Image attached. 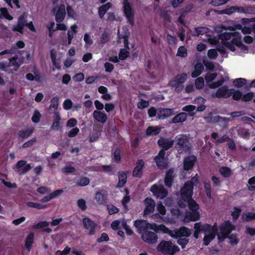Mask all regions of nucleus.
<instances>
[{
    "label": "nucleus",
    "instance_id": "nucleus-56",
    "mask_svg": "<svg viewBox=\"0 0 255 255\" xmlns=\"http://www.w3.org/2000/svg\"><path fill=\"white\" fill-rule=\"evenodd\" d=\"M229 0H212L211 3L215 6L222 5L226 3Z\"/></svg>",
    "mask_w": 255,
    "mask_h": 255
},
{
    "label": "nucleus",
    "instance_id": "nucleus-24",
    "mask_svg": "<svg viewBox=\"0 0 255 255\" xmlns=\"http://www.w3.org/2000/svg\"><path fill=\"white\" fill-rule=\"evenodd\" d=\"M78 26L76 24H74L70 27V29L68 30V45H69L72 43V40L74 37V35L77 33V28Z\"/></svg>",
    "mask_w": 255,
    "mask_h": 255
},
{
    "label": "nucleus",
    "instance_id": "nucleus-33",
    "mask_svg": "<svg viewBox=\"0 0 255 255\" xmlns=\"http://www.w3.org/2000/svg\"><path fill=\"white\" fill-rule=\"evenodd\" d=\"M145 132L146 134L148 136L157 135L159 133V128L149 126L147 128Z\"/></svg>",
    "mask_w": 255,
    "mask_h": 255
},
{
    "label": "nucleus",
    "instance_id": "nucleus-45",
    "mask_svg": "<svg viewBox=\"0 0 255 255\" xmlns=\"http://www.w3.org/2000/svg\"><path fill=\"white\" fill-rule=\"evenodd\" d=\"M113 160L116 163H119L121 160V150L120 149H116L113 153Z\"/></svg>",
    "mask_w": 255,
    "mask_h": 255
},
{
    "label": "nucleus",
    "instance_id": "nucleus-10",
    "mask_svg": "<svg viewBox=\"0 0 255 255\" xmlns=\"http://www.w3.org/2000/svg\"><path fill=\"white\" fill-rule=\"evenodd\" d=\"M179 251V247L173 245L171 242L162 241L160 242V252L164 255H174Z\"/></svg>",
    "mask_w": 255,
    "mask_h": 255
},
{
    "label": "nucleus",
    "instance_id": "nucleus-62",
    "mask_svg": "<svg viewBox=\"0 0 255 255\" xmlns=\"http://www.w3.org/2000/svg\"><path fill=\"white\" fill-rule=\"evenodd\" d=\"M229 239L230 244L232 245H236L238 243L239 241L236 235L232 234L229 237Z\"/></svg>",
    "mask_w": 255,
    "mask_h": 255
},
{
    "label": "nucleus",
    "instance_id": "nucleus-2",
    "mask_svg": "<svg viewBox=\"0 0 255 255\" xmlns=\"http://www.w3.org/2000/svg\"><path fill=\"white\" fill-rule=\"evenodd\" d=\"M223 28L226 30L220 35L222 43L231 51L236 50V47L243 50L247 51L248 47L242 43V36L240 33L237 30H241L244 34H250L252 29L249 27H242L240 24H235L232 26H223Z\"/></svg>",
    "mask_w": 255,
    "mask_h": 255
},
{
    "label": "nucleus",
    "instance_id": "nucleus-20",
    "mask_svg": "<svg viewBox=\"0 0 255 255\" xmlns=\"http://www.w3.org/2000/svg\"><path fill=\"white\" fill-rule=\"evenodd\" d=\"M34 132L33 128L20 130L17 132V138L19 142L23 141L29 137Z\"/></svg>",
    "mask_w": 255,
    "mask_h": 255
},
{
    "label": "nucleus",
    "instance_id": "nucleus-16",
    "mask_svg": "<svg viewBox=\"0 0 255 255\" xmlns=\"http://www.w3.org/2000/svg\"><path fill=\"white\" fill-rule=\"evenodd\" d=\"M145 207L143 211V216H146L152 214L154 211L155 203L153 199L147 197L144 200Z\"/></svg>",
    "mask_w": 255,
    "mask_h": 255
},
{
    "label": "nucleus",
    "instance_id": "nucleus-61",
    "mask_svg": "<svg viewBox=\"0 0 255 255\" xmlns=\"http://www.w3.org/2000/svg\"><path fill=\"white\" fill-rule=\"evenodd\" d=\"M233 98L235 100H239L241 99H242V93L239 91H234L233 90Z\"/></svg>",
    "mask_w": 255,
    "mask_h": 255
},
{
    "label": "nucleus",
    "instance_id": "nucleus-48",
    "mask_svg": "<svg viewBox=\"0 0 255 255\" xmlns=\"http://www.w3.org/2000/svg\"><path fill=\"white\" fill-rule=\"evenodd\" d=\"M137 106L139 109L142 110L148 107L149 102L141 99L140 101L138 102Z\"/></svg>",
    "mask_w": 255,
    "mask_h": 255
},
{
    "label": "nucleus",
    "instance_id": "nucleus-46",
    "mask_svg": "<svg viewBox=\"0 0 255 255\" xmlns=\"http://www.w3.org/2000/svg\"><path fill=\"white\" fill-rule=\"evenodd\" d=\"M100 168L105 172L108 174L113 172L115 166L112 165H102Z\"/></svg>",
    "mask_w": 255,
    "mask_h": 255
},
{
    "label": "nucleus",
    "instance_id": "nucleus-52",
    "mask_svg": "<svg viewBox=\"0 0 255 255\" xmlns=\"http://www.w3.org/2000/svg\"><path fill=\"white\" fill-rule=\"evenodd\" d=\"M107 209L110 215H113L119 212V209L113 205H108L107 206Z\"/></svg>",
    "mask_w": 255,
    "mask_h": 255
},
{
    "label": "nucleus",
    "instance_id": "nucleus-34",
    "mask_svg": "<svg viewBox=\"0 0 255 255\" xmlns=\"http://www.w3.org/2000/svg\"><path fill=\"white\" fill-rule=\"evenodd\" d=\"M51 104L49 106V109L53 108L55 111H57L58 109V106L59 105V97L58 96H56L53 97L50 101Z\"/></svg>",
    "mask_w": 255,
    "mask_h": 255
},
{
    "label": "nucleus",
    "instance_id": "nucleus-44",
    "mask_svg": "<svg viewBox=\"0 0 255 255\" xmlns=\"http://www.w3.org/2000/svg\"><path fill=\"white\" fill-rule=\"evenodd\" d=\"M27 16L25 13H22L20 16L18 17L17 23L21 25V26L24 27L27 24Z\"/></svg>",
    "mask_w": 255,
    "mask_h": 255
},
{
    "label": "nucleus",
    "instance_id": "nucleus-28",
    "mask_svg": "<svg viewBox=\"0 0 255 255\" xmlns=\"http://www.w3.org/2000/svg\"><path fill=\"white\" fill-rule=\"evenodd\" d=\"M174 175H173V170L172 169H169L166 173V176L165 177V184L166 186L170 187L172 185V183L173 181Z\"/></svg>",
    "mask_w": 255,
    "mask_h": 255
},
{
    "label": "nucleus",
    "instance_id": "nucleus-40",
    "mask_svg": "<svg viewBox=\"0 0 255 255\" xmlns=\"http://www.w3.org/2000/svg\"><path fill=\"white\" fill-rule=\"evenodd\" d=\"M176 55L182 58L186 57L187 56V50L184 46H180L177 50Z\"/></svg>",
    "mask_w": 255,
    "mask_h": 255
},
{
    "label": "nucleus",
    "instance_id": "nucleus-43",
    "mask_svg": "<svg viewBox=\"0 0 255 255\" xmlns=\"http://www.w3.org/2000/svg\"><path fill=\"white\" fill-rule=\"evenodd\" d=\"M41 117V115L40 112L38 110H35L32 116L31 120L34 123H38L39 122Z\"/></svg>",
    "mask_w": 255,
    "mask_h": 255
},
{
    "label": "nucleus",
    "instance_id": "nucleus-55",
    "mask_svg": "<svg viewBox=\"0 0 255 255\" xmlns=\"http://www.w3.org/2000/svg\"><path fill=\"white\" fill-rule=\"evenodd\" d=\"M254 97V94L253 92H249L245 94L242 97V101L244 102H248L253 99Z\"/></svg>",
    "mask_w": 255,
    "mask_h": 255
},
{
    "label": "nucleus",
    "instance_id": "nucleus-22",
    "mask_svg": "<svg viewBox=\"0 0 255 255\" xmlns=\"http://www.w3.org/2000/svg\"><path fill=\"white\" fill-rule=\"evenodd\" d=\"M127 172L119 171L118 173L119 181L117 185V187L120 188L123 187L127 181Z\"/></svg>",
    "mask_w": 255,
    "mask_h": 255
},
{
    "label": "nucleus",
    "instance_id": "nucleus-53",
    "mask_svg": "<svg viewBox=\"0 0 255 255\" xmlns=\"http://www.w3.org/2000/svg\"><path fill=\"white\" fill-rule=\"evenodd\" d=\"M109 240L108 235L106 233H103L101 237L97 240L98 243H101L104 242H107Z\"/></svg>",
    "mask_w": 255,
    "mask_h": 255
},
{
    "label": "nucleus",
    "instance_id": "nucleus-60",
    "mask_svg": "<svg viewBox=\"0 0 255 255\" xmlns=\"http://www.w3.org/2000/svg\"><path fill=\"white\" fill-rule=\"evenodd\" d=\"M70 250H71L70 248H69L68 246H66L62 251L58 250L56 252L55 255H67L70 253Z\"/></svg>",
    "mask_w": 255,
    "mask_h": 255
},
{
    "label": "nucleus",
    "instance_id": "nucleus-59",
    "mask_svg": "<svg viewBox=\"0 0 255 255\" xmlns=\"http://www.w3.org/2000/svg\"><path fill=\"white\" fill-rule=\"evenodd\" d=\"M120 225H121L120 221L119 220H116L113 221L112 222L111 227L113 230H114L115 231H117L120 228Z\"/></svg>",
    "mask_w": 255,
    "mask_h": 255
},
{
    "label": "nucleus",
    "instance_id": "nucleus-11",
    "mask_svg": "<svg viewBox=\"0 0 255 255\" xmlns=\"http://www.w3.org/2000/svg\"><path fill=\"white\" fill-rule=\"evenodd\" d=\"M26 161L24 160H19L13 167V169L19 175H23L29 171L32 166L30 164H26Z\"/></svg>",
    "mask_w": 255,
    "mask_h": 255
},
{
    "label": "nucleus",
    "instance_id": "nucleus-15",
    "mask_svg": "<svg viewBox=\"0 0 255 255\" xmlns=\"http://www.w3.org/2000/svg\"><path fill=\"white\" fill-rule=\"evenodd\" d=\"M82 222L84 227L89 231V235H94L97 226V224L94 221L87 217L83 218Z\"/></svg>",
    "mask_w": 255,
    "mask_h": 255
},
{
    "label": "nucleus",
    "instance_id": "nucleus-8",
    "mask_svg": "<svg viewBox=\"0 0 255 255\" xmlns=\"http://www.w3.org/2000/svg\"><path fill=\"white\" fill-rule=\"evenodd\" d=\"M123 11L124 15L129 23L133 26L134 24V10L128 0H123Z\"/></svg>",
    "mask_w": 255,
    "mask_h": 255
},
{
    "label": "nucleus",
    "instance_id": "nucleus-54",
    "mask_svg": "<svg viewBox=\"0 0 255 255\" xmlns=\"http://www.w3.org/2000/svg\"><path fill=\"white\" fill-rule=\"evenodd\" d=\"M150 191L154 195H155L157 197H159V185L157 184L153 185L150 188Z\"/></svg>",
    "mask_w": 255,
    "mask_h": 255
},
{
    "label": "nucleus",
    "instance_id": "nucleus-37",
    "mask_svg": "<svg viewBox=\"0 0 255 255\" xmlns=\"http://www.w3.org/2000/svg\"><path fill=\"white\" fill-rule=\"evenodd\" d=\"M26 205L27 206H28L29 207L33 208H35V209H44L46 208V206H45V205H42V204L38 203H36V202H31V201L27 202Z\"/></svg>",
    "mask_w": 255,
    "mask_h": 255
},
{
    "label": "nucleus",
    "instance_id": "nucleus-29",
    "mask_svg": "<svg viewBox=\"0 0 255 255\" xmlns=\"http://www.w3.org/2000/svg\"><path fill=\"white\" fill-rule=\"evenodd\" d=\"M95 199L98 204L104 205L106 203L107 196L106 194L101 192H98L96 193Z\"/></svg>",
    "mask_w": 255,
    "mask_h": 255
},
{
    "label": "nucleus",
    "instance_id": "nucleus-6",
    "mask_svg": "<svg viewBox=\"0 0 255 255\" xmlns=\"http://www.w3.org/2000/svg\"><path fill=\"white\" fill-rule=\"evenodd\" d=\"M174 140L169 138H160V168H165L168 164V160L164 157V150L171 147Z\"/></svg>",
    "mask_w": 255,
    "mask_h": 255
},
{
    "label": "nucleus",
    "instance_id": "nucleus-5",
    "mask_svg": "<svg viewBox=\"0 0 255 255\" xmlns=\"http://www.w3.org/2000/svg\"><path fill=\"white\" fill-rule=\"evenodd\" d=\"M133 225L139 234L145 233L148 230H152L156 233H159V225L150 224L146 220H136L134 221Z\"/></svg>",
    "mask_w": 255,
    "mask_h": 255
},
{
    "label": "nucleus",
    "instance_id": "nucleus-27",
    "mask_svg": "<svg viewBox=\"0 0 255 255\" xmlns=\"http://www.w3.org/2000/svg\"><path fill=\"white\" fill-rule=\"evenodd\" d=\"M90 181L89 178L87 177H82L74 180V182L78 187L86 186L89 185Z\"/></svg>",
    "mask_w": 255,
    "mask_h": 255
},
{
    "label": "nucleus",
    "instance_id": "nucleus-23",
    "mask_svg": "<svg viewBox=\"0 0 255 255\" xmlns=\"http://www.w3.org/2000/svg\"><path fill=\"white\" fill-rule=\"evenodd\" d=\"M205 102V99L201 97H198L194 100V104L197 105V111L202 112L205 109L206 106L204 105Z\"/></svg>",
    "mask_w": 255,
    "mask_h": 255
},
{
    "label": "nucleus",
    "instance_id": "nucleus-4",
    "mask_svg": "<svg viewBox=\"0 0 255 255\" xmlns=\"http://www.w3.org/2000/svg\"><path fill=\"white\" fill-rule=\"evenodd\" d=\"M160 232L167 234L174 238L188 237L191 234V231L185 227H182L179 229L171 231L165 226L161 225Z\"/></svg>",
    "mask_w": 255,
    "mask_h": 255
},
{
    "label": "nucleus",
    "instance_id": "nucleus-18",
    "mask_svg": "<svg viewBox=\"0 0 255 255\" xmlns=\"http://www.w3.org/2000/svg\"><path fill=\"white\" fill-rule=\"evenodd\" d=\"M145 165L142 159H138L136 162V166L132 171V176L135 177L141 178L143 175L142 168Z\"/></svg>",
    "mask_w": 255,
    "mask_h": 255
},
{
    "label": "nucleus",
    "instance_id": "nucleus-47",
    "mask_svg": "<svg viewBox=\"0 0 255 255\" xmlns=\"http://www.w3.org/2000/svg\"><path fill=\"white\" fill-rule=\"evenodd\" d=\"M0 10L1 11V15L5 18L9 20H11L13 19V17L9 14L7 9L6 8H1Z\"/></svg>",
    "mask_w": 255,
    "mask_h": 255
},
{
    "label": "nucleus",
    "instance_id": "nucleus-14",
    "mask_svg": "<svg viewBox=\"0 0 255 255\" xmlns=\"http://www.w3.org/2000/svg\"><path fill=\"white\" fill-rule=\"evenodd\" d=\"M52 11L55 12V20L57 22L60 23L63 21L65 15V6L64 4H61L59 6L53 7Z\"/></svg>",
    "mask_w": 255,
    "mask_h": 255
},
{
    "label": "nucleus",
    "instance_id": "nucleus-57",
    "mask_svg": "<svg viewBox=\"0 0 255 255\" xmlns=\"http://www.w3.org/2000/svg\"><path fill=\"white\" fill-rule=\"evenodd\" d=\"M73 103L70 99H66L63 102V108L66 110H70L72 106Z\"/></svg>",
    "mask_w": 255,
    "mask_h": 255
},
{
    "label": "nucleus",
    "instance_id": "nucleus-30",
    "mask_svg": "<svg viewBox=\"0 0 255 255\" xmlns=\"http://www.w3.org/2000/svg\"><path fill=\"white\" fill-rule=\"evenodd\" d=\"M209 32V29L205 27H199L195 28V31L192 34L194 36H198L207 34Z\"/></svg>",
    "mask_w": 255,
    "mask_h": 255
},
{
    "label": "nucleus",
    "instance_id": "nucleus-42",
    "mask_svg": "<svg viewBox=\"0 0 255 255\" xmlns=\"http://www.w3.org/2000/svg\"><path fill=\"white\" fill-rule=\"evenodd\" d=\"M247 80L244 78H238L235 79L233 84L237 87H242L246 84Z\"/></svg>",
    "mask_w": 255,
    "mask_h": 255
},
{
    "label": "nucleus",
    "instance_id": "nucleus-13",
    "mask_svg": "<svg viewBox=\"0 0 255 255\" xmlns=\"http://www.w3.org/2000/svg\"><path fill=\"white\" fill-rule=\"evenodd\" d=\"M217 77V74L214 73L208 72L207 73L206 76L205 77V80L208 84V85L211 88H216L221 85L224 82L223 80H221L217 81V82L211 83L213 80H214L216 77Z\"/></svg>",
    "mask_w": 255,
    "mask_h": 255
},
{
    "label": "nucleus",
    "instance_id": "nucleus-36",
    "mask_svg": "<svg viewBox=\"0 0 255 255\" xmlns=\"http://www.w3.org/2000/svg\"><path fill=\"white\" fill-rule=\"evenodd\" d=\"M220 173L224 177H230L232 174V171L229 167H221L219 169Z\"/></svg>",
    "mask_w": 255,
    "mask_h": 255
},
{
    "label": "nucleus",
    "instance_id": "nucleus-38",
    "mask_svg": "<svg viewBox=\"0 0 255 255\" xmlns=\"http://www.w3.org/2000/svg\"><path fill=\"white\" fill-rule=\"evenodd\" d=\"M18 56L15 55L9 59V62L11 63L12 66L15 68V70H17L21 66L22 62H18Z\"/></svg>",
    "mask_w": 255,
    "mask_h": 255
},
{
    "label": "nucleus",
    "instance_id": "nucleus-32",
    "mask_svg": "<svg viewBox=\"0 0 255 255\" xmlns=\"http://www.w3.org/2000/svg\"><path fill=\"white\" fill-rule=\"evenodd\" d=\"M245 7L242 6H232L230 8L226 9V13L230 14L235 12H238L240 13H244L245 12Z\"/></svg>",
    "mask_w": 255,
    "mask_h": 255
},
{
    "label": "nucleus",
    "instance_id": "nucleus-17",
    "mask_svg": "<svg viewBox=\"0 0 255 255\" xmlns=\"http://www.w3.org/2000/svg\"><path fill=\"white\" fill-rule=\"evenodd\" d=\"M156 232H153L148 230L145 233L141 234V238L146 243L153 244L155 243L157 240Z\"/></svg>",
    "mask_w": 255,
    "mask_h": 255
},
{
    "label": "nucleus",
    "instance_id": "nucleus-39",
    "mask_svg": "<svg viewBox=\"0 0 255 255\" xmlns=\"http://www.w3.org/2000/svg\"><path fill=\"white\" fill-rule=\"evenodd\" d=\"M128 49H121L119 54V58L121 60H124L129 56V52L128 51Z\"/></svg>",
    "mask_w": 255,
    "mask_h": 255
},
{
    "label": "nucleus",
    "instance_id": "nucleus-19",
    "mask_svg": "<svg viewBox=\"0 0 255 255\" xmlns=\"http://www.w3.org/2000/svg\"><path fill=\"white\" fill-rule=\"evenodd\" d=\"M196 160V157L193 155L185 157L183 161L184 169L185 170L191 169L193 167Z\"/></svg>",
    "mask_w": 255,
    "mask_h": 255
},
{
    "label": "nucleus",
    "instance_id": "nucleus-21",
    "mask_svg": "<svg viewBox=\"0 0 255 255\" xmlns=\"http://www.w3.org/2000/svg\"><path fill=\"white\" fill-rule=\"evenodd\" d=\"M93 116L95 120L102 124L105 123L108 119L107 116L104 112L98 110L93 112Z\"/></svg>",
    "mask_w": 255,
    "mask_h": 255
},
{
    "label": "nucleus",
    "instance_id": "nucleus-31",
    "mask_svg": "<svg viewBox=\"0 0 255 255\" xmlns=\"http://www.w3.org/2000/svg\"><path fill=\"white\" fill-rule=\"evenodd\" d=\"M187 118L185 113H181L175 116L172 119L173 123H182L185 121Z\"/></svg>",
    "mask_w": 255,
    "mask_h": 255
},
{
    "label": "nucleus",
    "instance_id": "nucleus-7",
    "mask_svg": "<svg viewBox=\"0 0 255 255\" xmlns=\"http://www.w3.org/2000/svg\"><path fill=\"white\" fill-rule=\"evenodd\" d=\"M175 148L180 153L189 151L191 147L188 145V137L185 134L176 136L175 138Z\"/></svg>",
    "mask_w": 255,
    "mask_h": 255
},
{
    "label": "nucleus",
    "instance_id": "nucleus-12",
    "mask_svg": "<svg viewBox=\"0 0 255 255\" xmlns=\"http://www.w3.org/2000/svg\"><path fill=\"white\" fill-rule=\"evenodd\" d=\"M233 93V89H228L227 87L224 86L219 88L217 92H212L211 94L212 98H228L230 97Z\"/></svg>",
    "mask_w": 255,
    "mask_h": 255
},
{
    "label": "nucleus",
    "instance_id": "nucleus-51",
    "mask_svg": "<svg viewBox=\"0 0 255 255\" xmlns=\"http://www.w3.org/2000/svg\"><path fill=\"white\" fill-rule=\"evenodd\" d=\"M204 85V81L202 77H199L195 80V86L197 89H202Z\"/></svg>",
    "mask_w": 255,
    "mask_h": 255
},
{
    "label": "nucleus",
    "instance_id": "nucleus-1",
    "mask_svg": "<svg viewBox=\"0 0 255 255\" xmlns=\"http://www.w3.org/2000/svg\"><path fill=\"white\" fill-rule=\"evenodd\" d=\"M194 236L196 239L198 238L199 233L201 232L204 233V244L205 246H208L216 235L219 240L221 241L224 240L230 232L235 229V226L232 225L229 221H225L220 226V231L217 232L216 224L211 227L208 224L196 223L194 224Z\"/></svg>",
    "mask_w": 255,
    "mask_h": 255
},
{
    "label": "nucleus",
    "instance_id": "nucleus-58",
    "mask_svg": "<svg viewBox=\"0 0 255 255\" xmlns=\"http://www.w3.org/2000/svg\"><path fill=\"white\" fill-rule=\"evenodd\" d=\"M79 131V128L77 127L74 128L69 131L68 135L70 137H74L78 134Z\"/></svg>",
    "mask_w": 255,
    "mask_h": 255
},
{
    "label": "nucleus",
    "instance_id": "nucleus-63",
    "mask_svg": "<svg viewBox=\"0 0 255 255\" xmlns=\"http://www.w3.org/2000/svg\"><path fill=\"white\" fill-rule=\"evenodd\" d=\"M36 141V138L34 137L31 139L25 142L22 146V148H25L31 146Z\"/></svg>",
    "mask_w": 255,
    "mask_h": 255
},
{
    "label": "nucleus",
    "instance_id": "nucleus-35",
    "mask_svg": "<svg viewBox=\"0 0 255 255\" xmlns=\"http://www.w3.org/2000/svg\"><path fill=\"white\" fill-rule=\"evenodd\" d=\"M173 115V110L171 109H163L160 110V118H166Z\"/></svg>",
    "mask_w": 255,
    "mask_h": 255
},
{
    "label": "nucleus",
    "instance_id": "nucleus-50",
    "mask_svg": "<svg viewBox=\"0 0 255 255\" xmlns=\"http://www.w3.org/2000/svg\"><path fill=\"white\" fill-rule=\"evenodd\" d=\"M77 206L82 211H85L87 209L86 201L83 199H80L77 201Z\"/></svg>",
    "mask_w": 255,
    "mask_h": 255
},
{
    "label": "nucleus",
    "instance_id": "nucleus-49",
    "mask_svg": "<svg viewBox=\"0 0 255 255\" xmlns=\"http://www.w3.org/2000/svg\"><path fill=\"white\" fill-rule=\"evenodd\" d=\"M49 223L47 221H41L33 226L34 229H41L49 226Z\"/></svg>",
    "mask_w": 255,
    "mask_h": 255
},
{
    "label": "nucleus",
    "instance_id": "nucleus-26",
    "mask_svg": "<svg viewBox=\"0 0 255 255\" xmlns=\"http://www.w3.org/2000/svg\"><path fill=\"white\" fill-rule=\"evenodd\" d=\"M204 70V66L202 63H197L194 66V70L191 73L193 78L199 76Z\"/></svg>",
    "mask_w": 255,
    "mask_h": 255
},
{
    "label": "nucleus",
    "instance_id": "nucleus-41",
    "mask_svg": "<svg viewBox=\"0 0 255 255\" xmlns=\"http://www.w3.org/2000/svg\"><path fill=\"white\" fill-rule=\"evenodd\" d=\"M204 186L206 194L208 197L211 198V184L209 181H205L204 182Z\"/></svg>",
    "mask_w": 255,
    "mask_h": 255
},
{
    "label": "nucleus",
    "instance_id": "nucleus-64",
    "mask_svg": "<svg viewBox=\"0 0 255 255\" xmlns=\"http://www.w3.org/2000/svg\"><path fill=\"white\" fill-rule=\"evenodd\" d=\"M255 219V212H249L245 215V220L249 222L251 220Z\"/></svg>",
    "mask_w": 255,
    "mask_h": 255
},
{
    "label": "nucleus",
    "instance_id": "nucleus-3",
    "mask_svg": "<svg viewBox=\"0 0 255 255\" xmlns=\"http://www.w3.org/2000/svg\"><path fill=\"white\" fill-rule=\"evenodd\" d=\"M199 176L196 174L190 181L186 183L181 190V198L186 203L189 209L191 211L185 214V220L187 221H195L199 219V213L198 211L199 205L192 199L194 185L199 183Z\"/></svg>",
    "mask_w": 255,
    "mask_h": 255
},
{
    "label": "nucleus",
    "instance_id": "nucleus-9",
    "mask_svg": "<svg viewBox=\"0 0 255 255\" xmlns=\"http://www.w3.org/2000/svg\"><path fill=\"white\" fill-rule=\"evenodd\" d=\"M188 75L186 73L178 74L174 77L169 82V85L177 92H180L183 89V83L187 80Z\"/></svg>",
    "mask_w": 255,
    "mask_h": 255
},
{
    "label": "nucleus",
    "instance_id": "nucleus-25",
    "mask_svg": "<svg viewBox=\"0 0 255 255\" xmlns=\"http://www.w3.org/2000/svg\"><path fill=\"white\" fill-rule=\"evenodd\" d=\"M34 233L30 232L26 238L24 246L28 251H30L32 248L34 242Z\"/></svg>",
    "mask_w": 255,
    "mask_h": 255
}]
</instances>
